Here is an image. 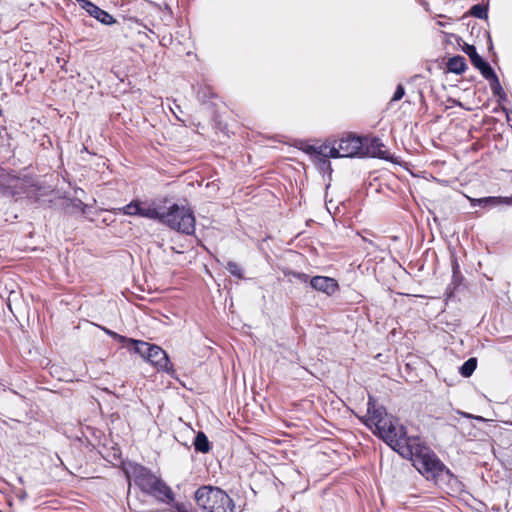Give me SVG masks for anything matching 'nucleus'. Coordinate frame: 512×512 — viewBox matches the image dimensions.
<instances>
[{
	"instance_id": "f257e3e1",
	"label": "nucleus",
	"mask_w": 512,
	"mask_h": 512,
	"mask_svg": "<svg viewBox=\"0 0 512 512\" xmlns=\"http://www.w3.org/2000/svg\"><path fill=\"white\" fill-rule=\"evenodd\" d=\"M410 442H412L409 448L411 455L402 457L412 460L413 466L427 480L434 481L437 484L444 475L452 476L450 469L422 442L420 437L413 438Z\"/></svg>"
},
{
	"instance_id": "f03ea898",
	"label": "nucleus",
	"mask_w": 512,
	"mask_h": 512,
	"mask_svg": "<svg viewBox=\"0 0 512 512\" xmlns=\"http://www.w3.org/2000/svg\"><path fill=\"white\" fill-rule=\"evenodd\" d=\"M130 474L134 484L145 494L152 496L157 501L171 504L175 500L172 489L149 468L134 463L130 465Z\"/></svg>"
},
{
	"instance_id": "7ed1b4c3",
	"label": "nucleus",
	"mask_w": 512,
	"mask_h": 512,
	"mask_svg": "<svg viewBox=\"0 0 512 512\" xmlns=\"http://www.w3.org/2000/svg\"><path fill=\"white\" fill-rule=\"evenodd\" d=\"M197 506L205 512H234L232 498L221 488L203 485L195 492Z\"/></svg>"
},
{
	"instance_id": "20e7f679",
	"label": "nucleus",
	"mask_w": 512,
	"mask_h": 512,
	"mask_svg": "<svg viewBox=\"0 0 512 512\" xmlns=\"http://www.w3.org/2000/svg\"><path fill=\"white\" fill-rule=\"evenodd\" d=\"M159 222L169 228L191 235L195 232V216L191 208L176 203L168 207L167 211H161Z\"/></svg>"
},
{
	"instance_id": "39448f33",
	"label": "nucleus",
	"mask_w": 512,
	"mask_h": 512,
	"mask_svg": "<svg viewBox=\"0 0 512 512\" xmlns=\"http://www.w3.org/2000/svg\"><path fill=\"white\" fill-rule=\"evenodd\" d=\"M379 437L401 456H410L409 448L412 444L410 441L413 438H419L418 436H407L406 428L399 423L397 418L389 423Z\"/></svg>"
},
{
	"instance_id": "423d86ee",
	"label": "nucleus",
	"mask_w": 512,
	"mask_h": 512,
	"mask_svg": "<svg viewBox=\"0 0 512 512\" xmlns=\"http://www.w3.org/2000/svg\"><path fill=\"white\" fill-rule=\"evenodd\" d=\"M139 350H135L147 362L154 366L158 371L165 372L171 376L174 375L175 370L172 363L164 349L155 344H150L144 341V345H139Z\"/></svg>"
},
{
	"instance_id": "0eeeda50",
	"label": "nucleus",
	"mask_w": 512,
	"mask_h": 512,
	"mask_svg": "<svg viewBox=\"0 0 512 512\" xmlns=\"http://www.w3.org/2000/svg\"><path fill=\"white\" fill-rule=\"evenodd\" d=\"M395 417L389 415L383 406L376 405L375 400L370 397L367 403V415L363 420L370 429L375 428L373 433L380 436Z\"/></svg>"
},
{
	"instance_id": "6e6552de",
	"label": "nucleus",
	"mask_w": 512,
	"mask_h": 512,
	"mask_svg": "<svg viewBox=\"0 0 512 512\" xmlns=\"http://www.w3.org/2000/svg\"><path fill=\"white\" fill-rule=\"evenodd\" d=\"M338 158L363 157V139L354 134H347L335 140Z\"/></svg>"
},
{
	"instance_id": "1a4fd4ad",
	"label": "nucleus",
	"mask_w": 512,
	"mask_h": 512,
	"mask_svg": "<svg viewBox=\"0 0 512 512\" xmlns=\"http://www.w3.org/2000/svg\"><path fill=\"white\" fill-rule=\"evenodd\" d=\"M79 6L85 10L91 17L99 21L101 24L111 26L117 21L113 15L101 9L99 6L90 0H75Z\"/></svg>"
},
{
	"instance_id": "9d476101",
	"label": "nucleus",
	"mask_w": 512,
	"mask_h": 512,
	"mask_svg": "<svg viewBox=\"0 0 512 512\" xmlns=\"http://www.w3.org/2000/svg\"><path fill=\"white\" fill-rule=\"evenodd\" d=\"M363 139V157H378L384 160H390V153L386 146L378 137H364Z\"/></svg>"
},
{
	"instance_id": "9b49d317",
	"label": "nucleus",
	"mask_w": 512,
	"mask_h": 512,
	"mask_svg": "<svg viewBox=\"0 0 512 512\" xmlns=\"http://www.w3.org/2000/svg\"><path fill=\"white\" fill-rule=\"evenodd\" d=\"M310 285L313 289L330 296L339 290V284L336 279L327 276H314L310 279Z\"/></svg>"
},
{
	"instance_id": "f8f14e48",
	"label": "nucleus",
	"mask_w": 512,
	"mask_h": 512,
	"mask_svg": "<svg viewBox=\"0 0 512 512\" xmlns=\"http://www.w3.org/2000/svg\"><path fill=\"white\" fill-rule=\"evenodd\" d=\"M161 210L154 202L149 203L148 201H142L139 199L138 216L151 219L160 220Z\"/></svg>"
},
{
	"instance_id": "ddd939ff",
	"label": "nucleus",
	"mask_w": 512,
	"mask_h": 512,
	"mask_svg": "<svg viewBox=\"0 0 512 512\" xmlns=\"http://www.w3.org/2000/svg\"><path fill=\"white\" fill-rule=\"evenodd\" d=\"M505 197L501 196H489V197H483V198H469L470 203L473 206H499V205H505Z\"/></svg>"
},
{
	"instance_id": "4468645a",
	"label": "nucleus",
	"mask_w": 512,
	"mask_h": 512,
	"mask_svg": "<svg viewBox=\"0 0 512 512\" xmlns=\"http://www.w3.org/2000/svg\"><path fill=\"white\" fill-rule=\"evenodd\" d=\"M467 68L466 60L463 56H454L447 62V69L455 74L463 73Z\"/></svg>"
},
{
	"instance_id": "2eb2a0df",
	"label": "nucleus",
	"mask_w": 512,
	"mask_h": 512,
	"mask_svg": "<svg viewBox=\"0 0 512 512\" xmlns=\"http://www.w3.org/2000/svg\"><path fill=\"white\" fill-rule=\"evenodd\" d=\"M217 97V93L210 85H201L197 90V99L203 104L210 102L212 99Z\"/></svg>"
},
{
	"instance_id": "dca6fc26",
	"label": "nucleus",
	"mask_w": 512,
	"mask_h": 512,
	"mask_svg": "<svg viewBox=\"0 0 512 512\" xmlns=\"http://www.w3.org/2000/svg\"><path fill=\"white\" fill-rule=\"evenodd\" d=\"M193 445L197 452H201L204 454L208 453L211 450L210 442H209L206 434L202 431H199L196 434Z\"/></svg>"
},
{
	"instance_id": "f3484780",
	"label": "nucleus",
	"mask_w": 512,
	"mask_h": 512,
	"mask_svg": "<svg viewBox=\"0 0 512 512\" xmlns=\"http://www.w3.org/2000/svg\"><path fill=\"white\" fill-rule=\"evenodd\" d=\"M104 331L107 335H109L111 338L118 341L119 343L134 345L135 350H139L138 349L139 345H144V341H142V340L128 338L126 336L120 335V334H118L110 329H106V328L104 329Z\"/></svg>"
},
{
	"instance_id": "a211bd4d",
	"label": "nucleus",
	"mask_w": 512,
	"mask_h": 512,
	"mask_svg": "<svg viewBox=\"0 0 512 512\" xmlns=\"http://www.w3.org/2000/svg\"><path fill=\"white\" fill-rule=\"evenodd\" d=\"M336 153L337 149L334 141L332 143L325 142L318 146L317 155L322 156L324 161H326L327 158H338Z\"/></svg>"
},
{
	"instance_id": "6ab92c4d",
	"label": "nucleus",
	"mask_w": 512,
	"mask_h": 512,
	"mask_svg": "<svg viewBox=\"0 0 512 512\" xmlns=\"http://www.w3.org/2000/svg\"><path fill=\"white\" fill-rule=\"evenodd\" d=\"M490 89L492 91V94L499 98L501 101H506L507 94L505 93L504 89L501 86V83L499 81L498 76H495L494 78L489 80Z\"/></svg>"
},
{
	"instance_id": "aec40b11",
	"label": "nucleus",
	"mask_w": 512,
	"mask_h": 512,
	"mask_svg": "<svg viewBox=\"0 0 512 512\" xmlns=\"http://www.w3.org/2000/svg\"><path fill=\"white\" fill-rule=\"evenodd\" d=\"M463 51L469 56L470 61L475 68L484 61V59L477 53L474 45L466 44L463 47Z\"/></svg>"
},
{
	"instance_id": "412c9836",
	"label": "nucleus",
	"mask_w": 512,
	"mask_h": 512,
	"mask_svg": "<svg viewBox=\"0 0 512 512\" xmlns=\"http://www.w3.org/2000/svg\"><path fill=\"white\" fill-rule=\"evenodd\" d=\"M477 367V359L472 357L463 363L460 367V373L463 377H470Z\"/></svg>"
},
{
	"instance_id": "4be33fe9",
	"label": "nucleus",
	"mask_w": 512,
	"mask_h": 512,
	"mask_svg": "<svg viewBox=\"0 0 512 512\" xmlns=\"http://www.w3.org/2000/svg\"><path fill=\"white\" fill-rule=\"evenodd\" d=\"M139 199L132 200L129 204L118 208L119 213L127 216H138Z\"/></svg>"
},
{
	"instance_id": "5701e85b",
	"label": "nucleus",
	"mask_w": 512,
	"mask_h": 512,
	"mask_svg": "<svg viewBox=\"0 0 512 512\" xmlns=\"http://www.w3.org/2000/svg\"><path fill=\"white\" fill-rule=\"evenodd\" d=\"M469 14L479 19H485L488 16V7L481 4L473 5L469 10Z\"/></svg>"
},
{
	"instance_id": "b1692460",
	"label": "nucleus",
	"mask_w": 512,
	"mask_h": 512,
	"mask_svg": "<svg viewBox=\"0 0 512 512\" xmlns=\"http://www.w3.org/2000/svg\"><path fill=\"white\" fill-rule=\"evenodd\" d=\"M476 68L480 71L482 76L488 81L490 79L494 78L495 76H497L495 71L492 69L491 65L488 62H486L485 60L481 64H479Z\"/></svg>"
},
{
	"instance_id": "393cba45",
	"label": "nucleus",
	"mask_w": 512,
	"mask_h": 512,
	"mask_svg": "<svg viewBox=\"0 0 512 512\" xmlns=\"http://www.w3.org/2000/svg\"><path fill=\"white\" fill-rule=\"evenodd\" d=\"M226 269L229 271V273L231 275L237 277L238 279L244 278L242 268L238 263H236L234 261H228L227 265H226Z\"/></svg>"
},
{
	"instance_id": "a878e982",
	"label": "nucleus",
	"mask_w": 512,
	"mask_h": 512,
	"mask_svg": "<svg viewBox=\"0 0 512 512\" xmlns=\"http://www.w3.org/2000/svg\"><path fill=\"white\" fill-rule=\"evenodd\" d=\"M405 94V88L402 84H399L397 87H396V90L390 100V102H396V101H399L402 99V97L404 96Z\"/></svg>"
},
{
	"instance_id": "bb28decb",
	"label": "nucleus",
	"mask_w": 512,
	"mask_h": 512,
	"mask_svg": "<svg viewBox=\"0 0 512 512\" xmlns=\"http://www.w3.org/2000/svg\"><path fill=\"white\" fill-rule=\"evenodd\" d=\"M287 275H292L294 277H296L297 279H299L301 282H307L308 280L310 281L309 279V275H307L306 273H302V272H289Z\"/></svg>"
},
{
	"instance_id": "cd10ccee",
	"label": "nucleus",
	"mask_w": 512,
	"mask_h": 512,
	"mask_svg": "<svg viewBox=\"0 0 512 512\" xmlns=\"http://www.w3.org/2000/svg\"><path fill=\"white\" fill-rule=\"evenodd\" d=\"M452 272L454 278L460 275V267L456 259L452 263Z\"/></svg>"
},
{
	"instance_id": "c85d7f7f",
	"label": "nucleus",
	"mask_w": 512,
	"mask_h": 512,
	"mask_svg": "<svg viewBox=\"0 0 512 512\" xmlns=\"http://www.w3.org/2000/svg\"><path fill=\"white\" fill-rule=\"evenodd\" d=\"M317 150H318V146L309 145V146H307V148L305 149V152H306V153H308V154H314V155H317Z\"/></svg>"
},
{
	"instance_id": "c756f323",
	"label": "nucleus",
	"mask_w": 512,
	"mask_h": 512,
	"mask_svg": "<svg viewBox=\"0 0 512 512\" xmlns=\"http://www.w3.org/2000/svg\"><path fill=\"white\" fill-rule=\"evenodd\" d=\"M505 205H512V197H505Z\"/></svg>"
},
{
	"instance_id": "7c9ffc66",
	"label": "nucleus",
	"mask_w": 512,
	"mask_h": 512,
	"mask_svg": "<svg viewBox=\"0 0 512 512\" xmlns=\"http://www.w3.org/2000/svg\"><path fill=\"white\" fill-rule=\"evenodd\" d=\"M363 241L368 242L370 245H374L373 241L369 240V238H366L362 236Z\"/></svg>"
}]
</instances>
